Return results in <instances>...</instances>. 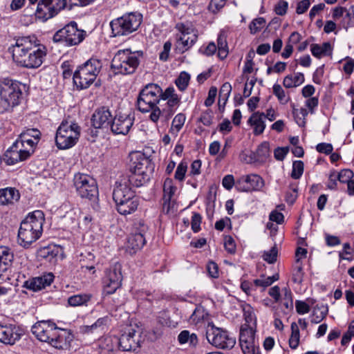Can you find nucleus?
Wrapping results in <instances>:
<instances>
[{
	"label": "nucleus",
	"instance_id": "obj_63",
	"mask_svg": "<svg viewBox=\"0 0 354 354\" xmlns=\"http://www.w3.org/2000/svg\"><path fill=\"white\" fill-rule=\"evenodd\" d=\"M297 313L299 315H304L310 311V306L305 301L297 300L295 302Z\"/></svg>",
	"mask_w": 354,
	"mask_h": 354
},
{
	"label": "nucleus",
	"instance_id": "obj_38",
	"mask_svg": "<svg viewBox=\"0 0 354 354\" xmlns=\"http://www.w3.org/2000/svg\"><path fill=\"white\" fill-rule=\"evenodd\" d=\"M208 319L209 313L202 306L196 307L189 317L190 322L194 324L207 321Z\"/></svg>",
	"mask_w": 354,
	"mask_h": 354
},
{
	"label": "nucleus",
	"instance_id": "obj_60",
	"mask_svg": "<svg viewBox=\"0 0 354 354\" xmlns=\"http://www.w3.org/2000/svg\"><path fill=\"white\" fill-rule=\"evenodd\" d=\"M231 91V84L229 82H225L221 87L219 91V97L226 101L230 95Z\"/></svg>",
	"mask_w": 354,
	"mask_h": 354
},
{
	"label": "nucleus",
	"instance_id": "obj_4",
	"mask_svg": "<svg viewBox=\"0 0 354 354\" xmlns=\"http://www.w3.org/2000/svg\"><path fill=\"white\" fill-rule=\"evenodd\" d=\"M162 97V88L155 84H149L140 92L137 99L138 109L142 113L150 112L149 119L156 123L162 111L157 106Z\"/></svg>",
	"mask_w": 354,
	"mask_h": 354
},
{
	"label": "nucleus",
	"instance_id": "obj_27",
	"mask_svg": "<svg viewBox=\"0 0 354 354\" xmlns=\"http://www.w3.org/2000/svg\"><path fill=\"white\" fill-rule=\"evenodd\" d=\"M177 190L171 178H167L163 183V209L168 213L171 205L172 198Z\"/></svg>",
	"mask_w": 354,
	"mask_h": 354
},
{
	"label": "nucleus",
	"instance_id": "obj_28",
	"mask_svg": "<svg viewBox=\"0 0 354 354\" xmlns=\"http://www.w3.org/2000/svg\"><path fill=\"white\" fill-rule=\"evenodd\" d=\"M266 115L264 113L257 111L253 113L248 120V124L252 128L255 136L261 135L266 129Z\"/></svg>",
	"mask_w": 354,
	"mask_h": 354
},
{
	"label": "nucleus",
	"instance_id": "obj_49",
	"mask_svg": "<svg viewBox=\"0 0 354 354\" xmlns=\"http://www.w3.org/2000/svg\"><path fill=\"white\" fill-rule=\"evenodd\" d=\"M109 317H100L97 321L93 324L91 326H86V331L87 332H93V330H95L97 328H101L103 329L104 326L108 324L109 322Z\"/></svg>",
	"mask_w": 354,
	"mask_h": 354
},
{
	"label": "nucleus",
	"instance_id": "obj_5",
	"mask_svg": "<svg viewBox=\"0 0 354 354\" xmlns=\"http://www.w3.org/2000/svg\"><path fill=\"white\" fill-rule=\"evenodd\" d=\"M22 84L8 77L0 79V114L11 112L22 99Z\"/></svg>",
	"mask_w": 354,
	"mask_h": 354
},
{
	"label": "nucleus",
	"instance_id": "obj_12",
	"mask_svg": "<svg viewBox=\"0 0 354 354\" xmlns=\"http://www.w3.org/2000/svg\"><path fill=\"white\" fill-rule=\"evenodd\" d=\"M176 50L184 53L190 49L197 41L198 32L190 22L177 23L175 26Z\"/></svg>",
	"mask_w": 354,
	"mask_h": 354
},
{
	"label": "nucleus",
	"instance_id": "obj_20",
	"mask_svg": "<svg viewBox=\"0 0 354 354\" xmlns=\"http://www.w3.org/2000/svg\"><path fill=\"white\" fill-rule=\"evenodd\" d=\"M201 50L207 56H212L218 50V57L222 60L225 59L229 53L225 32L224 31L219 32L217 38V45L212 41L207 44L204 50L201 49Z\"/></svg>",
	"mask_w": 354,
	"mask_h": 354
},
{
	"label": "nucleus",
	"instance_id": "obj_64",
	"mask_svg": "<svg viewBox=\"0 0 354 354\" xmlns=\"http://www.w3.org/2000/svg\"><path fill=\"white\" fill-rule=\"evenodd\" d=\"M231 219L228 217H225L215 223V229L218 231H223L226 226L231 228Z\"/></svg>",
	"mask_w": 354,
	"mask_h": 354
},
{
	"label": "nucleus",
	"instance_id": "obj_8",
	"mask_svg": "<svg viewBox=\"0 0 354 354\" xmlns=\"http://www.w3.org/2000/svg\"><path fill=\"white\" fill-rule=\"evenodd\" d=\"M102 68V63L91 58L79 66L73 73V84L77 90L86 89L95 82Z\"/></svg>",
	"mask_w": 354,
	"mask_h": 354
},
{
	"label": "nucleus",
	"instance_id": "obj_22",
	"mask_svg": "<svg viewBox=\"0 0 354 354\" xmlns=\"http://www.w3.org/2000/svg\"><path fill=\"white\" fill-rule=\"evenodd\" d=\"M263 186L262 178L257 174H250L240 177L235 184L239 192H250L259 190Z\"/></svg>",
	"mask_w": 354,
	"mask_h": 354
},
{
	"label": "nucleus",
	"instance_id": "obj_25",
	"mask_svg": "<svg viewBox=\"0 0 354 354\" xmlns=\"http://www.w3.org/2000/svg\"><path fill=\"white\" fill-rule=\"evenodd\" d=\"M161 100L167 101V108L163 110V114L166 113V118H170L178 109L180 104V98L176 93L172 86L167 88L165 91H162Z\"/></svg>",
	"mask_w": 354,
	"mask_h": 354
},
{
	"label": "nucleus",
	"instance_id": "obj_21",
	"mask_svg": "<svg viewBox=\"0 0 354 354\" xmlns=\"http://www.w3.org/2000/svg\"><path fill=\"white\" fill-rule=\"evenodd\" d=\"M133 122V115L119 113L112 119L111 129L114 134L127 135L132 127Z\"/></svg>",
	"mask_w": 354,
	"mask_h": 354
},
{
	"label": "nucleus",
	"instance_id": "obj_51",
	"mask_svg": "<svg viewBox=\"0 0 354 354\" xmlns=\"http://www.w3.org/2000/svg\"><path fill=\"white\" fill-rule=\"evenodd\" d=\"M338 174L337 180L342 183H348L354 176L353 172L348 169H342Z\"/></svg>",
	"mask_w": 354,
	"mask_h": 354
},
{
	"label": "nucleus",
	"instance_id": "obj_16",
	"mask_svg": "<svg viewBox=\"0 0 354 354\" xmlns=\"http://www.w3.org/2000/svg\"><path fill=\"white\" fill-rule=\"evenodd\" d=\"M147 231V226L143 221L140 220L134 223L133 232L129 234L125 245L127 252L133 254L142 248L146 243L145 234Z\"/></svg>",
	"mask_w": 354,
	"mask_h": 354
},
{
	"label": "nucleus",
	"instance_id": "obj_46",
	"mask_svg": "<svg viewBox=\"0 0 354 354\" xmlns=\"http://www.w3.org/2000/svg\"><path fill=\"white\" fill-rule=\"evenodd\" d=\"M266 20L263 17H258L252 21L249 25V29L251 34H256L260 31L265 26Z\"/></svg>",
	"mask_w": 354,
	"mask_h": 354
},
{
	"label": "nucleus",
	"instance_id": "obj_42",
	"mask_svg": "<svg viewBox=\"0 0 354 354\" xmlns=\"http://www.w3.org/2000/svg\"><path fill=\"white\" fill-rule=\"evenodd\" d=\"M299 328L295 322L291 324V335L289 339V346L292 349H296L299 344Z\"/></svg>",
	"mask_w": 354,
	"mask_h": 354
},
{
	"label": "nucleus",
	"instance_id": "obj_18",
	"mask_svg": "<svg viewBox=\"0 0 354 354\" xmlns=\"http://www.w3.org/2000/svg\"><path fill=\"white\" fill-rule=\"evenodd\" d=\"M122 266L115 263L106 270L103 278V294H113L122 285Z\"/></svg>",
	"mask_w": 354,
	"mask_h": 354
},
{
	"label": "nucleus",
	"instance_id": "obj_57",
	"mask_svg": "<svg viewBox=\"0 0 354 354\" xmlns=\"http://www.w3.org/2000/svg\"><path fill=\"white\" fill-rule=\"evenodd\" d=\"M187 166L185 162H181L177 167L175 172V178L179 181L184 180Z\"/></svg>",
	"mask_w": 354,
	"mask_h": 354
},
{
	"label": "nucleus",
	"instance_id": "obj_40",
	"mask_svg": "<svg viewBox=\"0 0 354 354\" xmlns=\"http://www.w3.org/2000/svg\"><path fill=\"white\" fill-rule=\"evenodd\" d=\"M178 340L180 344L189 343V345L195 346L198 343V337L195 333L190 334L188 330H183L178 336Z\"/></svg>",
	"mask_w": 354,
	"mask_h": 354
},
{
	"label": "nucleus",
	"instance_id": "obj_11",
	"mask_svg": "<svg viewBox=\"0 0 354 354\" xmlns=\"http://www.w3.org/2000/svg\"><path fill=\"white\" fill-rule=\"evenodd\" d=\"M142 15L138 12H129L111 21L112 34L114 37L131 34L140 27Z\"/></svg>",
	"mask_w": 354,
	"mask_h": 354
},
{
	"label": "nucleus",
	"instance_id": "obj_32",
	"mask_svg": "<svg viewBox=\"0 0 354 354\" xmlns=\"http://www.w3.org/2000/svg\"><path fill=\"white\" fill-rule=\"evenodd\" d=\"M41 133L37 129H28L22 131L17 140H22L30 146H36L40 139Z\"/></svg>",
	"mask_w": 354,
	"mask_h": 354
},
{
	"label": "nucleus",
	"instance_id": "obj_43",
	"mask_svg": "<svg viewBox=\"0 0 354 354\" xmlns=\"http://www.w3.org/2000/svg\"><path fill=\"white\" fill-rule=\"evenodd\" d=\"M273 94L277 97L281 104H286L290 100L289 95H287L281 86L274 84L272 87Z\"/></svg>",
	"mask_w": 354,
	"mask_h": 354
},
{
	"label": "nucleus",
	"instance_id": "obj_62",
	"mask_svg": "<svg viewBox=\"0 0 354 354\" xmlns=\"http://www.w3.org/2000/svg\"><path fill=\"white\" fill-rule=\"evenodd\" d=\"M207 270L210 277L217 279L219 277L218 266L215 262L209 261L207 265Z\"/></svg>",
	"mask_w": 354,
	"mask_h": 354
},
{
	"label": "nucleus",
	"instance_id": "obj_45",
	"mask_svg": "<svg viewBox=\"0 0 354 354\" xmlns=\"http://www.w3.org/2000/svg\"><path fill=\"white\" fill-rule=\"evenodd\" d=\"M190 80V75L187 72H181L178 77L176 80V84L177 87L182 91H185Z\"/></svg>",
	"mask_w": 354,
	"mask_h": 354
},
{
	"label": "nucleus",
	"instance_id": "obj_54",
	"mask_svg": "<svg viewBox=\"0 0 354 354\" xmlns=\"http://www.w3.org/2000/svg\"><path fill=\"white\" fill-rule=\"evenodd\" d=\"M227 0H211L209 10L214 12H219L225 5Z\"/></svg>",
	"mask_w": 354,
	"mask_h": 354
},
{
	"label": "nucleus",
	"instance_id": "obj_39",
	"mask_svg": "<svg viewBox=\"0 0 354 354\" xmlns=\"http://www.w3.org/2000/svg\"><path fill=\"white\" fill-rule=\"evenodd\" d=\"M185 115L183 113L177 114L172 120L171 127L169 129V133L174 136L178 135V133L183 128L185 122Z\"/></svg>",
	"mask_w": 354,
	"mask_h": 354
},
{
	"label": "nucleus",
	"instance_id": "obj_15",
	"mask_svg": "<svg viewBox=\"0 0 354 354\" xmlns=\"http://www.w3.org/2000/svg\"><path fill=\"white\" fill-rule=\"evenodd\" d=\"M73 183L78 195L82 198L91 200L97 197L98 189L95 180L85 174H76Z\"/></svg>",
	"mask_w": 354,
	"mask_h": 354
},
{
	"label": "nucleus",
	"instance_id": "obj_47",
	"mask_svg": "<svg viewBox=\"0 0 354 354\" xmlns=\"http://www.w3.org/2000/svg\"><path fill=\"white\" fill-rule=\"evenodd\" d=\"M304 173V162L301 160H295L292 163L291 177L299 179Z\"/></svg>",
	"mask_w": 354,
	"mask_h": 354
},
{
	"label": "nucleus",
	"instance_id": "obj_56",
	"mask_svg": "<svg viewBox=\"0 0 354 354\" xmlns=\"http://www.w3.org/2000/svg\"><path fill=\"white\" fill-rule=\"evenodd\" d=\"M62 76L64 79L71 77L73 73V66L71 61H65L61 64Z\"/></svg>",
	"mask_w": 354,
	"mask_h": 354
},
{
	"label": "nucleus",
	"instance_id": "obj_34",
	"mask_svg": "<svg viewBox=\"0 0 354 354\" xmlns=\"http://www.w3.org/2000/svg\"><path fill=\"white\" fill-rule=\"evenodd\" d=\"M19 339V335L13 329L6 326L0 325V342L14 344Z\"/></svg>",
	"mask_w": 354,
	"mask_h": 354
},
{
	"label": "nucleus",
	"instance_id": "obj_17",
	"mask_svg": "<svg viewBox=\"0 0 354 354\" xmlns=\"http://www.w3.org/2000/svg\"><path fill=\"white\" fill-rule=\"evenodd\" d=\"M256 330L248 324H243L239 332V345L243 354H256L259 346L256 337Z\"/></svg>",
	"mask_w": 354,
	"mask_h": 354
},
{
	"label": "nucleus",
	"instance_id": "obj_36",
	"mask_svg": "<svg viewBox=\"0 0 354 354\" xmlns=\"http://www.w3.org/2000/svg\"><path fill=\"white\" fill-rule=\"evenodd\" d=\"M304 75L301 73H297L294 76L292 75H286L283 81V85L287 88L297 87L304 82Z\"/></svg>",
	"mask_w": 354,
	"mask_h": 354
},
{
	"label": "nucleus",
	"instance_id": "obj_7",
	"mask_svg": "<svg viewBox=\"0 0 354 354\" xmlns=\"http://www.w3.org/2000/svg\"><path fill=\"white\" fill-rule=\"evenodd\" d=\"M143 52L132 51L129 48L118 50L114 55L111 68L115 74L131 75L136 72L141 59Z\"/></svg>",
	"mask_w": 354,
	"mask_h": 354
},
{
	"label": "nucleus",
	"instance_id": "obj_30",
	"mask_svg": "<svg viewBox=\"0 0 354 354\" xmlns=\"http://www.w3.org/2000/svg\"><path fill=\"white\" fill-rule=\"evenodd\" d=\"M333 50V48L330 42H324L322 44H312L310 45V52L317 59L332 55Z\"/></svg>",
	"mask_w": 354,
	"mask_h": 354
},
{
	"label": "nucleus",
	"instance_id": "obj_13",
	"mask_svg": "<svg viewBox=\"0 0 354 354\" xmlns=\"http://www.w3.org/2000/svg\"><path fill=\"white\" fill-rule=\"evenodd\" d=\"M85 31L79 29L75 21L66 25L53 35L55 43H60L66 46H73L80 44L84 39Z\"/></svg>",
	"mask_w": 354,
	"mask_h": 354
},
{
	"label": "nucleus",
	"instance_id": "obj_33",
	"mask_svg": "<svg viewBox=\"0 0 354 354\" xmlns=\"http://www.w3.org/2000/svg\"><path fill=\"white\" fill-rule=\"evenodd\" d=\"M20 195L15 188L7 187L0 189V205L12 203L19 199Z\"/></svg>",
	"mask_w": 354,
	"mask_h": 354
},
{
	"label": "nucleus",
	"instance_id": "obj_35",
	"mask_svg": "<svg viewBox=\"0 0 354 354\" xmlns=\"http://www.w3.org/2000/svg\"><path fill=\"white\" fill-rule=\"evenodd\" d=\"M48 2L51 6V11L53 12L55 17L64 8L71 10L74 5H77V3L73 0H48Z\"/></svg>",
	"mask_w": 354,
	"mask_h": 354
},
{
	"label": "nucleus",
	"instance_id": "obj_26",
	"mask_svg": "<svg viewBox=\"0 0 354 354\" xmlns=\"http://www.w3.org/2000/svg\"><path fill=\"white\" fill-rule=\"evenodd\" d=\"M112 115L109 109L103 106L97 109L92 116V124L95 129L111 127Z\"/></svg>",
	"mask_w": 354,
	"mask_h": 354
},
{
	"label": "nucleus",
	"instance_id": "obj_52",
	"mask_svg": "<svg viewBox=\"0 0 354 354\" xmlns=\"http://www.w3.org/2000/svg\"><path fill=\"white\" fill-rule=\"evenodd\" d=\"M224 247L226 251L230 254H234L236 252V246L235 241L231 236H225Z\"/></svg>",
	"mask_w": 354,
	"mask_h": 354
},
{
	"label": "nucleus",
	"instance_id": "obj_3",
	"mask_svg": "<svg viewBox=\"0 0 354 354\" xmlns=\"http://www.w3.org/2000/svg\"><path fill=\"white\" fill-rule=\"evenodd\" d=\"M44 221L42 211L35 210L30 213L21 223L18 231V243L24 248H28L39 239L43 232Z\"/></svg>",
	"mask_w": 354,
	"mask_h": 354
},
{
	"label": "nucleus",
	"instance_id": "obj_55",
	"mask_svg": "<svg viewBox=\"0 0 354 354\" xmlns=\"http://www.w3.org/2000/svg\"><path fill=\"white\" fill-rule=\"evenodd\" d=\"M288 7L287 1L283 0H279L275 5L274 10L278 15L283 16L286 14Z\"/></svg>",
	"mask_w": 354,
	"mask_h": 354
},
{
	"label": "nucleus",
	"instance_id": "obj_41",
	"mask_svg": "<svg viewBox=\"0 0 354 354\" xmlns=\"http://www.w3.org/2000/svg\"><path fill=\"white\" fill-rule=\"evenodd\" d=\"M270 145L268 142H262L257 148L256 151L257 160L259 162H263L270 157Z\"/></svg>",
	"mask_w": 354,
	"mask_h": 354
},
{
	"label": "nucleus",
	"instance_id": "obj_14",
	"mask_svg": "<svg viewBox=\"0 0 354 354\" xmlns=\"http://www.w3.org/2000/svg\"><path fill=\"white\" fill-rule=\"evenodd\" d=\"M35 147L23 142L22 140H16L6 151L3 160L8 165H13L26 160L34 153Z\"/></svg>",
	"mask_w": 354,
	"mask_h": 354
},
{
	"label": "nucleus",
	"instance_id": "obj_2",
	"mask_svg": "<svg viewBox=\"0 0 354 354\" xmlns=\"http://www.w3.org/2000/svg\"><path fill=\"white\" fill-rule=\"evenodd\" d=\"M31 331L37 339L57 349L67 348L72 341V335L68 330L57 327L50 320L37 322L32 326Z\"/></svg>",
	"mask_w": 354,
	"mask_h": 354
},
{
	"label": "nucleus",
	"instance_id": "obj_59",
	"mask_svg": "<svg viewBox=\"0 0 354 354\" xmlns=\"http://www.w3.org/2000/svg\"><path fill=\"white\" fill-rule=\"evenodd\" d=\"M100 348L104 354H110L114 349L111 338H105L104 342H102L100 344Z\"/></svg>",
	"mask_w": 354,
	"mask_h": 354
},
{
	"label": "nucleus",
	"instance_id": "obj_31",
	"mask_svg": "<svg viewBox=\"0 0 354 354\" xmlns=\"http://www.w3.org/2000/svg\"><path fill=\"white\" fill-rule=\"evenodd\" d=\"M51 10V6H50L48 0H40L37 3L35 11L36 17L46 21L55 17L53 12Z\"/></svg>",
	"mask_w": 354,
	"mask_h": 354
},
{
	"label": "nucleus",
	"instance_id": "obj_61",
	"mask_svg": "<svg viewBox=\"0 0 354 354\" xmlns=\"http://www.w3.org/2000/svg\"><path fill=\"white\" fill-rule=\"evenodd\" d=\"M297 265L294 268L292 280L295 283H301L303 281L304 271L301 264Z\"/></svg>",
	"mask_w": 354,
	"mask_h": 354
},
{
	"label": "nucleus",
	"instance_id": "obj_23",
	"mask_svg": "<svg viewBox=\"0 0 354 354\" xmlns=\"http://www.w3.org/2000/svg\"><path fill=\"white\" fill-rule=\"evenodd\" d=\"M118 343L122 351L135 352L140 346V335L134 329H130L121 335Z\"/></svg>",
	"mask_w": 354,
	"mask_h": 354
},
{
	"label": "nucleus",
	"instance_id": "obj_9",
	"mask_svg": "<svg viewBox=\"0 0 354 354\" xmlns=\"http://www.w3.org/2000/svg\"><path fill=\"white\" fill-rule=\"evenodd\" d=\"M131 174L128 179H125L133 187H140L149 181V160L140 152H133L130 154Z\"/></svg>",
	"mask_w": 354,
	"mask_h": 354
},
{
	"label": "nucleus",
	"instance_id": "obj_29",
	"mask_svg": "<svg viewBox=\"0 0 354 354\" xmlns=\"http://www.w3.org/2000/svg\"><path fill=\"white\" fill-rule=\"evenodd\" d=\"M62 252L60 246L50 244L48 246L41 248L39 251V255L41 258L46 259L50 263H55L57 257Z\"/></svg>",
	"mask_w": 354,
	"mask_h": 354
},
{
	"label": "nucleus",
	"instance_id": "obj_37",
	"mask_svg": "<svg viewBox=\"0 0 354 354\" xmlns=\"http://www.w3.org/2000/svg\"><path fill=\"white\" fill-rule=\"evenodd\" d=\"M92 298L91 294L74 295L68 297V304L71 306L76 307L83 305H87V303Z\"/></svg>",
	"mask_w": 354,
	"mask_h": 354
},
{
	"label": "nucleus",
	"instance_id": "obj_53",
	"mask_svg": "<svg viewBox=\"0 0 354 354\" xmlns=\"http://www.w3.org/2000/svg\"><path fill=\"white\" fill-rule=\"evenodd\" d=\"M277 248L272 247L270 250L264 252L263 255V260L269 263H273L277 261Z\"/></svg>",
	"mask_w": 354,
	"mask_h": 354
},
{
	"label": "nucleus",
	"instance_id": "obj_58",
	"mask_svg": "<svg viewBox=\"0 0 354 354\" xmlns=\"http://www.w3.org/2000/svg\"><path fill=\"white\" fill-rule=\"evenodd\" d=\"M202 217L200 214L194 212L192 216V229L194 232H198L201 230V223Z\"/></svg>",
	"mask_w": 354,
	"mask_h": 354
},
{
	"label": "nucleus",
	"instance_id": "obj_44",
	"mask_svg": "<svg viewBox=\"0 0 354 354\" xmlns=\"http://www.w3.org/2000/svg\"><path fill=\"white\" fill-rule=\"evenodd\" d=\"M279 279V274H274L271 277H261L255 279V283L258 287H261L264 290L266 288L271 286L274 281Z\"/></svg>",
	"mask_w": 354,
	"mask_h": 354
},
{
	"label": "nucleus",
	"instance_id": "obj_24",
	"mask_svg": "<svg viewBox=\"0 0 354 354\" xmlns=\"http://www.w3.org/2000/svg\"><path fill=\"white\" fill-rule=\"evenodd\" d=\"M54 279L55 276L52 272L44 273L41 276L30 278L25 281L23 287L29 290L37 292L50 286Z\"/></svg>",
	"mask_w": 354,
	"mask_h": 354
},
{
	"label": "nucleus",
	"instance_id": "obj_1",
	"mask_svg": "<svg viewBox=\"0 0 354 354\" xmlns=\"http://www.w3.org/2000/svg\"><path fill=\"white\" fill-rule=\"evenodd\" d=\"M14 62L26 68H37L44 62L47 50L35 35L19 37L9 47Z\"/></svg>",
	"mask_w": 354,
	"mask_h": 354
},
{
	"label": "nucleus",
	"instance_id": "obj_10",
	"mask_svg": "<svg viewBox=\"0 0 354 354\" xmlns=\"http://www.w3.org/2000/svg\"><path fill=\"white\" fill-rule=\"evenodd\" d=\"M81 128L77 122L64 120L57 129L55 144L59 149H68L76 145L80 137Z\"/></svg>",
	"mask_w": 354,
	"mask_h": 354
},
{
	"label": "nucleus",
	"instance_id": "obj_48",
	"mask_svg": "<svg viewBox=\"0 0 354 354\" xmlns=\"http://www.w3.org/2000/svg\"><path fill=\"white\" fill-rule=\"evenodd\" d=\"M242 308L246 324L249 325V324L255 321V314L254 313L252 307L250 304H243L242 306Z\"/></svg>",
	"mask_w": 354,
	"mask_h": 354
},
{
	"label": "nucleus",
	"instance_id": "obj_50",
	"mask_svg": "<svg viewBox=\"0 0 354 354\" xmlns=\"http://www.w3.org/2000/svg\"><path fill=\"white\" fill-rule=\"evenodd\" d=\"M241 288L245 294L251 295L257 288L255 279L253 281H243L241 283Z\"/></svg>",
	"mask_w": 354,
	"mask_h": 354
},
{
	"label": "nucleus",
	"instance_id": "obj_6",
	"mask_svg": "<svg viewBox=\"0 0 354 354\" xmlns=\"http://www.w3.org/2000/svg\"><path fill=\"white\" fill-rule=\"evenodd\" d=\"M131 185L124 179L115 187L113 199L118 212L124 216L133 214L139 206V199L135 196Z\"/></svg>",
	"mask_w": 354,
	"mask_h": 354
},
{
	"label": "nucleus",
	"instance_id": "obj_19",
	"mask_svg": "<svg viewBox=\"0 0 354 354\" xmlns=\"http://www.w3.org/2000/svg\"><path fill=\"white\" fill-rule=\"evenodd\" d=\"M207 338L211 344L222 349H230L236 343L235 339L221 328H212L211 333H207Z\"/></svg>",
	"mask_w": 354,
	"mask_h": 354
}]
</instances>
